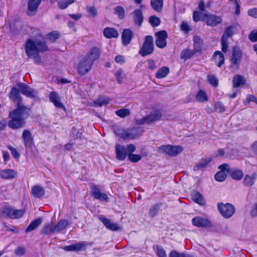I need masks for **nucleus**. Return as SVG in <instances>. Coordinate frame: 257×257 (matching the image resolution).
Masks as SVG:
<instances>
[{
  "instance_id": "nucleus-49",
  "label": "nucleus",
  "mask_w": 257,
  "mask_h": 257,
  "mask_svg": "<svg viewBox=\"0 0 257 257\" xmlns=\"http://www.w3.org/2000/svg\"><path fill=\"white\" fill-rule=\"evenodd\" d=\"M109 99L106 97H99L98 99L94 101V103L97 106H101L107 104Z\"/></svg>"
},
{
  "instance_id": "nucleus-21",
  "label": "nucleus",
  "mask_w": 257,
  "mask_h": 257,
  "mask_svg": "<svg viewBox=\"0 0 257 257\" xmlns=\"http://www.w3.org/2000/svg\"><path fill=\"white\" fill-rule=\"evenodd\" d=\"M199 11H195L193 13V20L197 22L202 20L204 15H207V13L205 11V5L203 2H201L198 6Z\"/></svg>"
},
{
  "instance_id": "nucleus-1",
  "label": "nucleus",
  "mask_w": 257,
  "mask_h": 257,
  "mask_svg": "<svg viewBox=\"0 0 257 257\" xmlns=\"http://www.w3.org/2000/svg\"><path fill=\"white\" fill-rule=\"evenodd\" d=\"M25 50L29 58L33 59L36 63H39L41 61L39 53L47 51L48 47L44 41L30 39L26 42Z\"/></svg>"
},
{
  "instance_id": "nucleus-34",
  "label": "nucleus",
  "mask_w": 257,
  "mask_h": 257,
  "mask_svg": "<svg viewBox=\"0 0 257 257\" xmlns=\"http://www.w3.org/2000/svg\"><path fill=\"white\" fill-rule=\"evenodd\" d=\"M228 173L233 179L236 180H241L243 176V173L241 170L236 169H230L229 168Z\"/></svg>"
},
{
  "instance_id": "nucleus-16",
  "label": "nucleus",
  "mask_w": 257,
  "mask_h": 257,
  "mask_svg": "<svg viewBox=\"0 0 257 257\" xmlns=\"http://www.w3.org/2000/svg\"><path fill=\"white\" fill-rule=\"evenodd\" d=\"M91 195L95 199L101 201H107L108 197L107 195L104 193L101 192L97 186L93 185L91 187Z\"/></svg>"
},
{
  "instance_id": "nucleus-38",
  "label": "nucleus",
  "mask_w": 257,
  "mask_h": 257,
  "mask_svg": "<svg viewBox=\"0 0 257 257\" xmlns=\"http://www.w3.org/2000/svg\"><path fill=\"white\" fill-rule=\"evenodd\" d=\"M68 224L69 222L67 220H60L55 225H54L56 232H59L65 229Z\"/></svg>"
},
{
  "instance_id": "nucleus-12",
  "label": "nucleus",
  "mask_w": 257,
  "mask_h": 257,
  "mask_svg": "<svg viewBox=\"0 0 257 257\" xmlns=\"http://www.w3.org/2000/svg\"><path fill=\"white\" fill-rule=\"evenodd\" d=\"M4 213L10 218L17 219L21 217L24 214L25 210L8 207L5 209Z\"/></svg>"
},
{
  "instance_id": "nucleus-51",
  "label": "nucleus",
  "mask_w": 257,
  "mask_h": 257,
  "mask_svg": "<svg viewBox=\"0 0 257 257\" xmlns=\"http://www.w3.org/2000/svg\"><path fill=\"white\" fill-rule=\"evenodd\" d=\"M87 244L84 242H79L73 244L74 251H78L84 249L86 246Z\"/></svg>"
},
{
  "instance_id": "nucleus-26",
  "label": "nucleus",
  "mask_w": 257,
  "mask_h": 257,
  "mask_svg": "<svg viewBox=\"0 0 257 257\" xmlns=\"http://www.w3.org/2000/svg\"><path fill=\"white\" fill-rule=\"evenodd\" d=\"M100 55V51L99 49L96 47L92 48L88 54V55L84 57L88 59L89 62H91L93 64V62L99 58Z\"/></svg>"
},
{
  "instance_id": "nucleus-42",
  "label": "nucleus",
  "mask_w": 257,
  "mask_h": 257,
  "mask_svg": "<svg viewBox=\"0 0 257 257\" xmlns=\"http://www.w3.org/2000/svg\"><path fill=\"white\" fill-rule=\"evenodd\" d=\"M151 4L154 10L160 12L163 7V0H151Z\"/></svg>"
},
{
  "instance_id": "nucleus-61",
  "label": "nucleus",
  "mask_w": 257,
  "mask_h": 257,
  "mask_svg": "<svg viewBox=\"0 0 257 257\" xmlns=\"http://www.w3.org/2000/svg\"><path fill=\"white\" fill-rule=\"evenodd\" d=\"M148 67L149 69L151 70H154L155 69H156L157 65L154 60L149 59L148 60Z\"/></svg>"
},
{
  "instance_id": "nucleus-54",
  "label": "nucleus",
  "mask_w": 257,
  "mask_h": 257,
  "mask_svg": "<svg viewBox=\"0 0 257 257\" xmlns=\"http://www.w3.org/2000/svg\"><path fill=\"white\" fill-rule=\"evenodd\" d=\"M156 252L159 257H167L166 251L161 246L156 247Z\"/></svg>"
},
{
  "instance_id": "nucleus-9",
  "label": "nucleus",
  "mask_w": 257,
  "mask_h": 257,
  "mask_svg": "<svg viewBox=\"0 0 257 257\" xmlns=\"http://www.w3.org/2000/svg\"><path fill=\"white\" fill-rule=\"evenodd\" d=\"M92 64L88 61V59L83 58L77 65V70L79 74L83 75L88 73L90 70Z\"/></svg>"
},
{
  "instance_id": "nucleus-48",
  "label": "nucleus",
  "mask_w": 257,
  "mask_h": 257,
  "mask_svg": "<svg viewBox=\"0 0 257 257\" xmlns=\"http://www.w3.org/2000/svg\"><path fill=\"white\" fill-rule=\"evenodd\" d=\"M114 13L117 15L120 19L124 17L125 12L124 9L121 6H117L114 9Z\"/></svg>"
},
{
  "instance_id": "nucleus-35",
  "label": "nucleus",
  "mask_w": 257,
  "mask_h": 257,
  "mask_svg": "<svg viewBox=\"0 0 257 257\" xmlns=\"http://www.w3.org/2000/svg\"><path fill=\"white\" fill-rule=\"evenodd\" d=\"M42 222L41 218H38L31 222L25 230L26 232H29L37 228Z\"/></svg>"
},
{
  "instance_id": "nucleus-28",
  "label": "nucleus",
  "mask_w": 257,
  "mask_h": 257,
  "mask_svg": "<svg viewBox=\"0 0 257 257\" xmlns=\"http://www.w3.org/2000/svg\"><path fill=\"white\" fill-rule=\"evenodd\" d=\"M256 179L257 175L255 173L246 175L243 180V184L245 187H250L254 185Z\"/></svg>"
},
{
  "instance_id": "nucleus-63",
  "label": "nucleus",
  "mask_w": 257,
  "mask_h": 257,
  "mask_svg": "<svg viewBox=\"0 0 257 257\" xmlns=\"http://www.w3.org/2000/svg\"><path fill=\"white\" fill-rule=\"evenodd\" d=\"M181 29L182 31L185 32H188L191 29L189 28V26L187 23L186 22H183L181 25Z\"/></svg>"
},
{
  "instance_id": "nucleus-23",
  "label": "nucleus",
  "mask_w": 257,
  "mask_h": 257,
  "mask_svg": "<svg viewBox=\"0 0 257 257\" xmlns=\"http://www.w3.org/2000/svg\"><path fill=\"white\" fill-rule=\"evenodd\" d=\"M41 2V0H29L28 5V15H34L36 13Z\"/></svg>"
},
{
  "instance_id": "nucleus-2",
  "label": "nucleus",
  "mask_w": 257,
  "mask_h": 257,
  "mask_svg": "<svg viewBox=\"0 0 257 257\" xmlns=\"http://www.w3.org/2000/svg\"><path fill=\"white\" fill-rule=\"evenodd\" d=\"M30 108L19 103L16 109L10 113L11 120L8 123V126L11 128L17 129L24 125V119L29 115Z\"/></svg>"
},
{
  "instance_id": "nucleus-33",
  "label": "nucleus",
  "mask_w": 257,
  "mask_h": 257,
  "mask_svg": "<svg viewBox=\"0 0 257 257\" xmlns=\"http://www.w3.org/2000/svg\"><path fill=\"white\" fill-rule=\"evenodd\" d=\"M191 197L193 200L196 203L201 205H204L205 204L203 196L198 191H193L191 193Z\"/></svg>"
},
{
  "instance_id": "nucleus-11",
  "label": "nucleus",
  "mask_w": 257,
  "mask_h": 257,
  "mask_svg": "<svg viewBox=\"0 0 257 257\" xmlns=\"http://www.w3.org/2000/svg\"><path fill=\"white\" fill-rule=\"evenodd\" d=\"M136 150V147L133 144H130L127 146L128 160L132 163H137L140 161L142 156L139 154H133Z\"/></svg>"
},
{
  "instance_id": "nucleus-10",
  "label": "nucleus",
  "mask_w": 257,
  "mask_h": 257,
  "mask_svg": "<svg viewBox=\"0 0 257 257\" xmlns=\"http://www.w3.org/2000/svg\"><path fill=\"white\" fill-rule=\"evenodd\" d=\"M193 225L198 227H209L211 226V223L206 218L201 216H196L192 219Z\"/></svg>"
},
{
  "instance_id": "nucleus-13",
  "label": "nucleus",
  "mask_w": 257,
  "mask_h": 257,
  "mask_svg": "<svg viewBox=\"0 0 257 257\" xmlns=\"http://www.w3.org/2000/svg\"><path fill=\"white\" fill-rule=\"evenodd\" d=\"M220 171L215 175V179L218 182L223 181L227 177V173L229 171V167L227 164H222L219 167Z\"/></svg>"
},
{
  "instance_id": "nucleus-3",
  "label": "nucleus",
  "mask_w": 257,
  "mask_h": 257,
  "mask_svg": "<svg viewBox=\"0 0 257 257\" xmlns=\"http://www.w3.org/2000/svg\"><path fill=\"white\" fill-rule=\"evenodd\" d=\"M115 133L123 139L131 140L140 136L143 133V130L140 128H133L126 130L121 128H117L115 130Z\"/></svg>"
},
{
  "instance_id": "nucleus-14",
  "label": "nucleus",
  "mask_w": 257,
  "mask_h": 257,
  "mask_svg": "<svg viewBox=\"0 0 257 257\" xmlns=\"http://www.w3.org/2000/svg\"><path fill=\"white\" fill-rule=\"evenodd\" d=\"M17 86L22 94L30 97L36 96L37 92L27 85L23 83H19Z\"/></svg>"
},
{
  "instance_id": "nucleus-62",
  "label": "nucleus",
  "mask_w": 257,
  "mask_h": 257,
  "mask_svg": "<svg viewBox=\"0 0 257 257\" xmlns=\"http://www.w3.org/2000/svg\"><path fill=\"white\" fill-rule=\"evenodd\" d=\"M249 39L252 42L257 41V31H253L249 35Z\"/></svg>"
},
{
  "instance_id": "nucleus-19",
  "label": "nucleus",
  "mask_w": 257,
  "mask_h": 257,
  "mask_svg": "<svg viewBox=\"0 0 257 257\" xmlns=\"http://www.w3.org/2000/svg\"><path fill=\"white\" fill-rule=\"evenodd\" d=\"M49 98L55 107L62 109L65 108L63 104L61 102L60 97L57 92L55 91L50 92L49 94Z\"/></svg>"
},
{
  "instance_id": "nucleus-64",
  "label": "nucleus",
  "mask_w": 257,
  "mask_h": 257,
  "mask_svg": "<svg viewBox=\"0 0 257 257\" xmlns=\"http://www.w3.org/2000/svg\"><path fill=\"white\" fill-rule=\"evenodd\" d=\"M248 14L249 16L253 17L254 18H257V9L253 8L250 9L248 11Z\"/></svg>"
},
{
  "instance_id": "nucleus-8",
  "label": "nucleus",
  "mask_w": 257,
  "mask_h": 257,
  "mask_svg": "<svg viewBox=\"0 0 257 257\" xmlns=\"http://www.w3.org/2000/svg\"><path fill=\"white\" fill-rule=\"evenodd\" d=\"M218 209L221 214L226 218L231 217L235 212V208L229 203H218Z\"/></svg>"
},
{
  "instance_id": "nucleus-56",
  "label": "nucleus",
  "mask_w": 257,
  "mask_h": 257,
  "mask_svg": "<svg viewBox=\"0 0 257 257\" xmlns=\"http://www.w3.org/2000/svg\"><path fill=\"white\" fill-rule=\"evenodd\" d=\"M25 252L26 248L23 246H19L15 250V253L19 256H23L25 254Z\"/></svg>"
},
{
  "instance_id": "nucleus-40",
  "label": "nucleus",
  "mask_w": 257,
  "mask_h": 257,
  "mask_svg": "<svg viewBox=\"0 0 257 257\" xmlns=\"http://www.w3.org/2000/svg\"><path fill=\"white\" fill-rule=\"evenodd\" d=\"M194 42V51L196 53L199 52L201 50L202 41L200 38L197 36L193 37Z\"/></svg>"
},
{
  "instance_id": "nucleus-25",
  "label": "nucleus",
  "mask_w": 257,
  "mask_h": 257,
  "mask_svg": "<svg viewBox=\"0 0 257 257\" xmlns=\"http://www.w3.org/2000/svg\"><path fill=\"white\" fill-rule=\"evenodd\" d=\"M17 175V172L12 169H4L0 171V177L4 179H13L16 178Z\"/></svg>"
},
{
  "instance_id": "nucleus-47",
  "label": "nucleus",
  "mask_w": 257,
  "mask_h": 257,
  "mask_svg": "<svg viewBox=\"0 0 257 257\" xmlns=\"http://www.w3.org/2000/svg\"><path fill=\"white\" fill-rule=\"evenodd\" d=\"M74 2V0H61L58 2V6L61 10L65 9L68 5Z\"/></svg>"
},
{
  "instance_id": "nucleus-53",
  "label": "nucleus",
  "mask_w": 257,
  "mask_h": 257,
  "mask_svg": "<svg viewBox=\"0 0 257 257\" xmlns=\"http://www.w3.org/2000/svg\"><path fill=\"white\" fill-rule=\"evenodd\" d=\"M149 22L153 26L156 27L160 24V20L159 18L153 16L150 17Z\"/></svg>"
},
{
  "instance_id": "nucleus-31",
  "label": "nucleus",
  "mask_w": 257,
  "mask_h": 257,
  "mask_svg": "<svg viewBox=\"0 0 257 257\" xmlns=\"http://www.w3.org/2000/svg\"><path fill=\"white\" fill-rule=\"evenodd\" d=\"M212 60L218 67H220L224 63V57L221 52L217 51L213 54Z\"/></svg>"
},
{
  "instance_id": "nucleus-24",
  "label": "nucleus",
  "mask_w": 257,
  "mask_h": 257,
  "mask_svg": "<svg viewBox=\"0 0 257 257\" xmlns=\"http://www.w3.org/2000/svg\"><path fill=\"white\" fill-rule=\"evenodd\" d=\"M116 158L117 160H124L127 156V147L117 144L115 146Z\"/></svg>"
},
{
  "instance_id": "nucleus-41",
  "label": "nucleus",
  "mask_w": 257,
  "mask_h": 257,
  "mask_svg": "<svg viewBox=\"0 0 257 257\" xmlns=\"http://www.w3.org/2000/svg\"><path fill=\"white\" fill-rule=\"evenodd\" d=\"M211 161L210 158H207L202 159L199 163H198L194 167V170H197L205 167Z\"/></svg>"
},
{
  "instance_id": "nucleus-43",
  "label": "nucleus",
  "mask_w": 257,
  "mask_h": 257,
  "mask_svg": "<svg viewBox=\"0 0 257 257\" xmlns=\"http://www.w3.org/2000/svg\"><path fill=\"white\" fill-rule=\"evenodd\" d=\"M196 99L198 102H204L207 101V96L206 93L202 90H200L196 95Z\"/></svg>"
},
{
  "instance_id": "nucleus-17",
  "label": "nucleus",
  "mask_w": 257,
  "mask_h": 257,
  "mask_svg": "<svg viewBox=\"0 0 257 257\" xmlns=\"http://www.w3.org/2000/svg\"><path fill=\"white\" fill-rule=\"evenodd\" d=\"M144 6L141 5L139 9L135 10L132 13V18L133 21L136 25L140 26L143 22V16L141 9H143Z\"/></svg>"
},
{
  "instance_id": "nucleus-27",
  "label": "nucleus",
  "mask_w": 257,
  "mask_h": 257,
  "mask_svg": "<svg viewBox=\"0 0 257 257\" xmlns=\"http://www.w3.org/2000/svg\"><path fill=\"white\" fill-rule=\"evenodd\" d=\"M31 194L34 197L41 198L45 195V191L41 186L35 185L32 187Z\"/></svg>"
},
{
  "instance_id": "nucleus-55",
  "label": "nucleus",
  "mask_w": 257,
  "mask_h": 257,
  "mask_svg": "<svg viewBox=\"0 0 257 257\" xmlns=\"http://www.w3.org/2000/svg\"><path fill=\"white\" fill-rule=\"evenodd\" d=\"M254 102L256 104H257V98L254 96L252 95H247L246 96L245 100L244 101V104L245 105H247L250 102Z\"/></svg>"
},
{
  "instance_id": "nucleus-46",
  "label": "nucleus",
  "mask_w": 257,
  "mask_h": 257,
  "mask_svg": "<svg viewBox=\"0 0 257 257\" xmlns=\"http://www.w3.org/2000/svg\"><path fill=\"white\" fill-rule=\"evenodd\" d=\"M60 35L59 34L56 32L54 31L49 33L46 36V39L49 41L51 43L54 42L58 38H59Z\"/></svg>"
},
{
  "instance_id": "nucleus-4",
  "label": "nucleus",
  "mask_w": 257,
  "mask_h": 257,
  "mask_svg": "<svg viewBox=\"0 0 257 257\" xmlns=\"http://www.w3.org/2000/svg\"><path fill=\"white\" fill-rule=\"evenodd\" d=\"M154 51L153 39L151 36H147L143 44L142 49L140 50L139 53L143 56H146L153 53Z\"/></svg>"
},
{
  "instance_id": "nucleus-5",
  "label": "nucleus",
  "mask_w": 257,
  "mask_h": 257,
  "mask_svg": "<svg viewBox=\"0 0 257 257\" xmlns=\"http://www.w3.org/2000/svg\"><path fill=\"white\" fill-rule=\"evenodd\" d=\"M162 117V114L159 110H155L146 117L137 119L136 123L138 124H150L159 120Z\"/></svg>"
},
{
  "instance_id": "nucleus-59",
  "label": "nucleus",
  "mask_w": 257,
  "mask_h": 257,
  "mask_svg": "<svg viewBox=\"0 0 257 257\" xmlns=\"http://www.w3.org/2000/svg\"><path fill=\"white\" fill-rule=\"evenodd\" d=\"M87 11L90 17H95L96 16L97 13L96 9L94 7H89L87 9Z\"/></svg>"
},
{
  "instance_id": "nucleus-58",
  "label": "nucleus",
  "mask_w": 257,
  "mask_h": 257,
  "mask_svg": "<svg viewBox=\"0 0 257 257\" xmlns=\"http://www.w3.org/2000/svg\"><path fill=\"white\" fill-rule=\"evenodd\" d=\"M123 71L121 69H118L115 73V76L119 83L122 82L123 78L122 77Z\"/></svg>"
},
{
  "instance_id": "nucleus-29",
  "label": "nucleus",
  "mask_w": 257,
  "mask_h": 257,
  "mask_svg": "<svg viewBox=\"0 0 257 257\" xmlns=\"http://www.w3.org/2000/svg\"><path fill=\"white\" fill-rule=\"evenodd\" d=\"M99 219L107 229L112 231H117L119 230L120 227L116 223H113L110 220L104 217H101Z\"/></svg>"
},
{
  "instance_id": "nucleus-22",
  "label": "nucleus",
  "mask_w": 257,
  "mask_h": 257,
  "mask_svg": "<svg viewBox=\"0 0 257 257\" xmlns=\"http://www.w3.org/2000/svg\"><path fill=\"white\" fill-rule=\"evenodd\" d=\"M22 138L26 150H31L33 146V142L30 132L27 130H24L22 135Z\"/></svg>"
},
{
  "instance_id": "nucleus-39",
  "label": "nucleus",
  "mask_w": 257,
  "mask_h": 257,
  "mask_svg": "<svg viewBox=\"0 0 257 257\" xmlns=\"http://www.w3.org/2000/svg\"><path fill=\"white\" fill-rule=\"evenodd\" d=\"M55 226L52 223L45 224L41 229V233L49 235L55 233Z\"/></svg>"
},
{
  "instance_id": "nucleus-20",
  "label": "nucleus",
  "mask_w": 257,
  "mask_h": 257,
  "mask_svg": "<svg viewBox=\"0 0 257 257\" xmlns=\"http://www.w3.org/2000/svg\"><path fill=\"white\" fill-rule=\"evenodd\" d=\"M202 20L205 21L207 25L212 26H216L222 21L220 17L211 14L204 15Z\"/></svg>"
},
{
  "instance_id": "nucleus-32",
  "label": "nucleus",
  "mask_w": 257,
  "mask_h": 257,
  "mask_svg": "<svg viewBox=\"0 0 257 257\" xmlns=\"http://www.w3.org/2000/svg\"><path fill=\"white\" fill-rule=\"evenodd\" d=\"M103 35L108 39L117 38L118 36L117 31L112 28H105L103 30Z\"/></svg>"
},
{
  "instance_id": "nucleus-44",
  "label": "nucleus",
  "mask_w": 257,
  "mask_h": 257,
  "mask_svg": "<svg viewBox=\"0 0 257 257\" xmlns=\"http://www.w3.org/2000/svg\"><path fill=\"white\" fill-rule=\"evenodd\" d=\"M19 90H18L16 88H13L9 95L10 98L14 101L16 100L20 101V95L19 94Z\"/></svg>"
},
{
  "instance_id": "nucleus-36",
  "label": "nucleus",
  "mask_w": 257,
  "mask_h": 257,
  "mask_svg": "<svg viewBox=\"0 0 257 257\" xmlns=\"http://www.w3.org/2000/svg\"><path fill=\"white\" fill-rule=\"evenodd\" d=\"M169 73V68L166 66H163L159 69L156 73V77L158 79H161L165 77Z\"/></svg>"
},
{
  "instance_id": "nucleus-50",
  "label": "nucleus",
  "mask_w": 257,
  "mask_h": 257,
  "mask_svg": "<svg viewBox=\"0 0 257 257\" xmlns=\"http://www.w3.org/2000/svg\"><path fill=\"white\" fill-rule=\"evenodd\" d=\"M115 113L117 116L119 117H124L130 114V111L128 109L122 108L116 110Z\"/></svg>"
},
{
  "instance_id": "nucleus-7",
  "label": "nucleus",
  "mask_w": 257,
  "mask_h": 257,
  "mask_svg": "<svg viewBox=\"0 0 257 257\" xmlns=\"http://www.w3.org/2000/svg\"><path fill=\"white\" fill-rule=\"evenodd\" d=\"M242 53L238 48H234L233 49L232 56L230 59V68L232 71L237 70L239 66Z\"/></svg>"
},
{
  "instance_id": "nucleus-57",
  "label": "nucleus",
  "mask_w": 257,
  "mask_h": 257,
  "mask_svg": "<svg viewBox=\"0 0 257 257\" xmlns=\"http://www.w3.org/2000/svg\"><path fill=\"white\" fill-rule=\"evenodd\" d=\"M215 108L216 111H218L220 113L223 112L225 110V108L223 104L220 102H217L215 104Z\"/></svg>"
},
{
  "instance_id": "nucleus-15",
  "label": "nucleus",
  "mask_w": 257,
  "mask_h": 257,
  "mask_svg": "<svg viewBox=\"0 0 257 257\" xmlns=\"http://www.w3.org/2000/svg\"><path fill=\"white\" fill-rule=\"evenodd\" d=\"M233 34V28L232 27H228L223 35L221 39L222 51L226 53L227 51V39L230 37Z\"/></svg>"
},
{
  "instance_id": "nucleus-45",
  "label": "nucleus",
  "mask_w": 257,
  "mask_h": 257,
  "mask_svg": "<svg viewBox=\"0 0 257 257\" xmlns=\"http://www.w3.org/2000/svg\"><path fill=\"white\" fill-rule=\"evenodd\" d=\"M195 53L194 50L192 51L189 49L184 50L181 54V58L184 60L188 59L194 55Z\"/></svg>"
},
{
  "instance_id": "nucleus-37",
  "label": "nucleus",
  "mask_w": 257,
  "mask_h": 257,
  "mask_svg": "<svg viewBox=\"0 0 257 257\" xmlns=\"http://www.w3.org/2000/svg\"><path fill=\"white\" fill-rule=\"evenodd\" d=\"M233 86L234 88L238 87L244 84L245 81L243 76L239 75H236L232 80Z\"/></svg>"
},
{
  "instance_id": "nucleus-52",
  "label": "nucleus",
  "mask_w": 257,
  "mask_h": 257,
  "mask_svg": "<svg viewBox=\"0 0 257 257\" xmlns=\"http://www.w3.org/2000/svg\"><path fill=\"white\" fill-rule=\"evenodd\" d=\"M208 81L209 83L214 87H216L218 85V79L213 75H208Z\"/></svg>"
},
{
  "instance_id": "nucleus-6",
  "label": "nucleus",
  "mask_w": 257,
  "mask_h": 257,
  "mask_svg": "<svg viewBox=\"0 0 257 257\" xmlns=\"http://www.w3.org/2000/svg\"><path fill=\"white\" fill-rule=\"evenodd\" d=\"M158 151L170 156H176L182 152L183 148L179 146L163 145L159 147Z\"/></svg>"
},
{
  "instance_id": "nucleus-60",
  "label": "nucleus",
  "mask_w": 257,
  "mask_h": 257,
  "mask_svg": "<svg viewBox=\"0 0 257 257\" xmlns=\"http://www.w3.org/2000/svg\"><path fill=\"white\" fill-rule=\"evenodd\" d=\"M230 2L235 7V14L238 15L240 14V5L236 0H231Z\"/></svg>"
},
{
  "instance_id": "nucleus-30",
  "label": "nucleus",
  "mask_w": 257,
  "mask_h": 257,
  "mask_svg": "<svg viewBox=\"0 0 257 257\" xmlns=\"http://www.w3.org/2000/svg\"><path fill=\"white\" fill-rule=\"evenodd\" d=\"M133 34L132 31L130 29H125L123 31L121 34V40L123 45L126 46L131 42Z\"/></svg>"
},
{
  "instance_id": "nucleus-18",
  "label": "nucleus",
  "mask_w": 257,
  "mask_h": 257,
  "mask_svg": "<svg viewBox=\"0 0 257 257\" xmlns=\"http://www.w3.org/2000/svg\"><path fill=\"white\" fill-rule=\"evenodd\" d=\"M156 44L157 46L160 48H164L166 45L167 32L164 31L159 32L156 33Z\"/></svg>"
}]
</instances>
